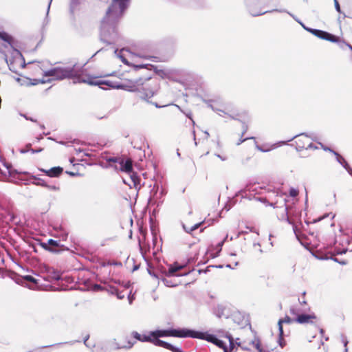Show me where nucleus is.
Wrapping results in <instances>:
<instances>
[{
  "mask_svg": "<svg viewBox=\"0 0 352 352\" xmlns=\"http://www.w3.org/2000/svg\"><path fill=\"white\" fill-rule=\"evenodd\" d=\"M130 0H112L101 21L100 41L107 45L116 43L118 38L117 24L129 6Z\"/></svg>",
  "mask_w": 352,
  "mask_h": 352,
  "instance_id": "obj_1",
  "label": "nucleus"
},
{
  "mask_svg": "<svg viewBox=\"0 0 352 352\" xmlns=\"http://www.w3.org/2000/svg\"><path fill=\"white\" fill-rule=\"evenodd\" d=\"M104 81V80H101ZM106 83L98 85L100 88L104 89L102 85L118 89H123L130 92H137L138 96L142 100L152 98L156 93L157 85L151 80V76H141L135 79L129 80L126 83H117L116 85L111 81L105 80Z\"/></svg>",
  "mask_w": 352,
  "mask_h": 352,
  "instance_id": "obj_2",
  "label": "nucleus"
},
{
  "mask_svg": "<svg viewBox=\"0 0 352 352\" xmlns=\"http://www.w3.org/2000/svg\"><path fill=\"white\" fill-rule=\"evenodd\" d=\"M82 67H79L77 63H74L69 67H55L51 68L43 73L44 77H50L47 80H40L41 83L50 82L52 80H62L64 79H73V82L87 83L90 85H100L106 83L105 81L94 80L93 79H84L81 78Z\"/></svg>",
  "mask_w": 352,
  "mask_h": 352,
  "instance_id": "obj_3",
  "label": "nucleus"
},
{
  "mask_svg": "<svg viewBox=\"0 0 352 352\" xmlns=\"http://www.w3.org/2000/svg\"><path fill=\"white\" fill-rule=\"evenodd\" d=\"M160 338L175 337L179 338H192L193 329L188 328H168L166 329H157Z\"/></svg>",
  "mask_w": 352,
  "mask_h": 352,
  "instance_id": "obj_4",
  "label": "nucleus"
},
{
  "mask_svg": "<svg viewBox=\"0 0 352 352\" xmlns=\"http://www.w3.org/2000/svg\"><path fill=\"white\" fill-rule=\"evenodd\" d=\"M311 138L313 141H316V135L314 133H302L293 136L292 138L287 141H280L277 143L278 146L286 145L288 142L296 139V149L297 151H301L305 149L307 145V138Z\"/></svg>",
  "mask_w": 352,
  "mask_h": 352,
  "instance_id": "obj_5",
  "label": "nucleus"
},
{
  "mask_svg": "<svg viewBox=\"0 0 352 352\" xmlns=\"http://www.w3.org/2000/svg\"><path fill=\"white\" fill-rule=\"evenodd\" d=\"M192 338L206 340L209 342L214 344L216 346L223 350L227 348V344L225 342L218 338L217 336L208 333V332L193 329Z\"/></svg>",
  "mask_w": 352,
  "mask_h": 352,
  "instance_id": "obj_6",
  "label": "nucleus"
},
{
  "mask_svg": "<svg viewBox=\"0 0 352 352\" xmlns=\"http://www.w3.org/2000/svg\"><path fill=\"white\" fill-rule=\"evenodd\" d=\"M245 6L248 10V12L250 14L253 16H258L263 15L268 12H285L284 10H281L279 9H273L272 10H266V11H262L259 8V2L258 0H245Z\"/></svg>",
  "mask_w": 352,
  "mask_h": 352,
  "instance_id": "obj_7",
  "label": "nucleus"
},
{
  "mask_svg": "<svg viewBox=\"0 0 352 352\" xmlns=\"http://www.w3.org/2000/svg\"><path fill=\"white\" fill-rule=\"evenodd\" d=\"M160 338L157 331L155 330L150 331L149 334L147 335V338H144V340H146V342H151L157 346L163 347L170 351L174 345Z\"/></svg>",
  "mask_w": 352,
  "mask_h": 352,
  "instance_id": "obj_8",
  "label": "nucleus"
},
{
  "mask_svg": "<svg viewBox=\"0 0 352 352\" xmlns=\"http://www.w3.org/2000/svg\"><path fill=\"white\" fill-rule=\"evenodd\" d=\"M308 32L312 34L317 38H319L324 40V41H330L331 43H338L339 42L338 36H337L331 33H329L327 31H324V30L311 28V29L308 30Z\"/></svg>",
  "mask_w": 352,
  "mask_h": 352,
  "instance_id": "obj_9",
  "label": "nucleus"
},
{
  "mask_svg": "<svg viewBox=\"0 0 352 352\" xmlns=\"http://www.w3.org/2000/svg\"><path fill=\"white\" fill-rule=\"evenodd\" d=\"M0 162L6 168L5 170L0 168V180H3L8 177H14L16 175H21V173L14 169L12 164L7 162L3 157H0Z\"/></svg>",
  "mask_w": 352,
  "mask_h": 352,
  "instance_id": "obj_10",
  "label": "nucleus"
},
{
  "mask_svg": "<svg viewBox=\"0 0 352 352\" xmlns=\"http://www.w3.org/2000/svg\"><path fill=\"white\" fill-rule=\"evenodd\" d=\"M0 162L6 168L5 170L0 168V180H3L8 177H14L16 175H21V173L14 169L12 164L7 162L3 157H0Z\"/></svg>",
  "mask_w": 352,
  "mask_h": 352,
  "instance_id": "obj_11",
  "label": "nucleus"
},
{
  "mask_svg": "<svg viewBox=\"0 0 352 352\" xmlns=\"http://www.w3.org/2000/svg\"><path fill=\"white\" fill-rule=\"evenodd\" d=\"M213 312L218 318L225 317L228 318L230 315V309L222 304L217 305L214 308Z\"/></svg>",
  "mask_w": 352,
  "mask_h": 352,
  "instance_id": "obj_12",
  "label": "nucleus"
},
{
  "mask_svg": "<svg viewBox=\"0 0 352 352\" xmlns=\"http://www.w3.org/2000/svg\"><path fill=\"white\" fill-rule=\"evenodd\" d=\"M316 316L314 314H301L297 315L296 318L294 320L298 324H308L313 323L312 319H316Z\"/></svg>",
  "mask_w": 352,
  "mask_h": 352,
  "instance_id": "obj_13",
  "label": "nucleus"
},
{
  "mask_svg": "<svg viewBox=\"0 0 352 352\" xmlns=\"http://www.w3.org/2000/svg\"><path fill=\"white\" fill-rule=\"evenodd\" d=\"M119 164H120L119 170L122 172H124L126 173H131L132 171L133 170V162H132L131 160H130V159H127V160L122 159L120 160Z\"/></svg>",
  "mask_w": 352,
  "mask_h": 352,
  "instance_id": "obj_14",
  "label": "nucleus"
},
{
  "mask_svg": "<svg viewBox=\"0 0 352 352\" xmlns=\"http://www.w3.org/2000/svg\"><path fill=\"white\" fill-rule=\"evenodd\" d=\"M69 248L64 245L60 244L59 241H56V243H53L50 248L47 249V251L54 254H60L64 251H68Z\"/></svg>",
  "mask_w": 352,
  "mask_h": 352,
  "instance_id": "obj_15",
  "label": "nucleus"
},
{
  "mask_svg": "<svg viewBox=\"0 0 352 352\" xmlns=\"http://www.w3.org/2000/svg\"><path fill=\"white\" fill-rule=\"evenodd\" d=\"M182 268L183 267L178 263H174L173 265H170L167 272H165V275L169 277L184 276V274H177V272ZM184 275H186V274H184Z\"/></svg>",
  "mask_w": 352,
  "mask_h": 352,
  "instance_id": "obj_16",
  "label": "nucleus"
},
{
  "mask_svg": "<svg viewBox=\"0 0 352 352\" xmlns=\"http://www.w3.org/2000/svg\"><path fill=\"white\" fill-rule=\"evenodd\" d=\"M182 268L183 267L178 263H174L173 265H170L167 272H165V275L169 277L184 276V274H177V272ZM184 275H186V274H184Z\"/></svg>",
  "mask_w": 352,
  "mask_h": 352,
  "instance_id": "obj_17",
  "label": "nucleus"
},
{
  "mask_svg": "<svg viewBox=\"0 0 352 352\" xmlns=\"http://www.w3.org/2000/svg\"><path fill=\"white\" fill-rule=\"evenodd\" d=\"M158 190H159V186L157 184H155L153 186V188L150 191V196L148 199V206H153L156 204L158 194Z\"/></svg>",
  "mask_w": 352,
  "mask_h": 352,
  "instance_id": "obj_18",
  "label": "nucleus"
},
{
  "mask_svg": "<svg viewBox=\"0 0 352 352\" xmlns=\"http://www.w3.org/2000/svg\"><path fill=\"white\" fill-rule=\"evenodd\" d=\"M133 67L135 71H138L140 69H146L148 70L153 69L155 73L159 75L163 74L164 73L163 70L157 69L156 66L151 64L133 65Z\"/></svg>",
  "mask_w": 352,
  "mask_h": 352,
  "instance_id": "obj_19",
  "label": "nucleus"
},
{
  "mask_svg": "<svg viewBox=\"0 0 352 352\" xmlns=\"http://www.w3.org/2000/svg\"><path fill=\"white\" fill-rule=\"evenodd\" d=\"M63 173V167L54 166L47 170V176L50 177H58Z\"/></svg>",
  "mask_w": 352,
  "mask_h": 352,
  "instance_id": "obj_20",
  "label": "nucleus"
},
{
  "mask_svg": "<svg viewBox=\"0 0 352 352\" xmlns=\"http://www.w3.org/2000/svg\"><path fill=\"white\" fill-rule=\"evenodd\" d=\"M0 39L8 43L11 46V47L14 50V39L12 36H11L10 34L4 31H1L0 32Z\"/></svg>",
  "mask_w": 352,
  "mask_h": 352,
  "instance_id": "obj_21",
  "label": "nucleus"
},
{
  "mask_svg": "<svg viewBox=\"0 0 352 352\" xmlns=\"http://www.w3.org/2000/svg\"><path fill=\"white\" fill-rule=\"evenodd\" d=\"M292 321H293L292 319L288 316H286L284 318H280L278 320V331H280V334L283 333V331H284L283 327V323L290 324L292 322Z\"/></svg>",
  "mask_w": 352,
  "mask_h": 352,
  "instance_id": "obj_22",
  "label": "nucleus"
},
{
  "mask_svg": "<svg viewBox=\"0 0 352 352\" xmlns=\"http://www.w3.org/2000/svg\"><path fill=\"white\" fill-rule=\"evenodd\" d=\"M56 240H54V239H50L47 243H44V242H42L40 240H37V243L38 245L42 248L43 250H47V248H50V246L53 244V243H56Z\"/></svg>",
  "mask_w": 352,
  "mask_h": 352,
  "instance_id": "obj_23",
  "label": "nucleus"
},
{
  "mask_svg": "<svg viewBox=\"0 0 352 352\" xmlns=\"http://www.w3.org/2000/svg\"><path fill=\"white\" fill-rule=\"evenodd\" d=\"M226 338L229 340V349L228 351L232 352V350L236 347V344L239 345V342H234V338L231 333L226 334Z\"/></svg>",
  "mask_w": 352,
  "mask_h": 352,
  "instance_id": "obj_24",
  "label": "nucleus"
},
{
  "mask_svg": "<svg viewBox=\"0 0 352 352\" xmlns=\"http://www.w3.org/2000/svg\"><path fill=\"white\" fill-rule=\"evenodd\" d=\"M334 155L336 157L337 162L339 164H340L343 166L344 168L346 166H348V165H349L348 162L346 161V160L342 155H340L338 153H334Z\"/></svg>",
  "mask_w": 352,
  "mask_h": 352,
  "instance_id": "obj_25",
  "label": "nucleus"
},
{
  "mask_svg": "<svg viewBox=\"0 0 352 352\" xmlns=\"http://www.w3.org/2000/svg\"><path fill=\"white\" fill-rule=\"evenodd\" d=\"M236 203V200L234 197L232 199H229L224 206L223 210H226V211H229L232 207H233Z\"/></svg>",
  "mask_w": 352,
  "mask_h": 352,
  "instance_id": "obj_26",
  "label": "nucleus"
},
{
  "mask_svg": "<svg viewBox=\"0 0 352 352\" xmlns=\"http://www.w3.org/2000/svg\"><path fill=\"white\" fill-rule=\"evenodd\" d=\"M32 177L36 180L33 182L32 184L36 186H40L42 187H45L47 186V183L41 178L37 177L36 176L32 175Z\"/></svg>",
  "mask_w": 352,
  "mask_h": 352,
  "instance_id": "obj_27",
  "label": "nucleus"
},
{
  "mask_svg": "<svg viewBox=\"0 0 352 352\" xmlns=\"http://www.w3.org/2000/svg\"><path fill=\"white\" fill-rule=\"evenodd\" d=\"M80 5V0H71L69 12L72 14H74L76 9Z\"/></svg>",
  "mask_w": 352,
  "mask_h": 352,
  "instance_id": "obj_28",
  "label": "nucleus"
},
{
  "mask_svg": "<svg viewBox=\"0 0 352 352\" xmlns=\"http://www.w3.org/2000/svg\"><path fill=\"white\" fill-rule=\"evenodd\" d=\"M132 336L137 340L140 342H146V340H144V338H147V335H142L137 331L132 332Z\"/></svg>",
  "mask_w": 352,
  "mask_h": 352,
  "instance_id": "obj_29",
  "label": "nucleus"
},
{
  "mask_svg": "<svg viewBox=\"0 0 352 352\" xmlns=\"http://www.w3.org/2000/svg\"><path fill=\"white\" fill-rule=\"evenodd\" d=\"M130 175L131 180L133 183L135 187H137L140 182V178L138 175L133 170L131 173H128Z\"/></svg>",
  "mask_w": 352,
  "mask_h": 352,
  "instance_id": "obj_30",
  "label": "nucleus"
},
{
  "mask_svg": "<svg viewBox=\"0 0 352 352\" xmlns=\"http://www.w3.org/2000/svg\"><path fill=\"white\" fill-rule=\"evenodd\" d=\"M122 51L118 52V49H116L114 51L115 54L121 60V61L124 64L129 65V62L128 60L122 54Z\"/></svg>",
  "mask_w": 352,
  "mask_h": 352,
  "instance_id": "obj_31",
  "label": "nucleus"
},
{
  "mask_svg": "<svg viewBox=\"0 0 352 352\" xmlns=\"http://www.w3.org/2000/svg\"><path fill=\"white\" fill-rule=\"evenodd\" d=\"M252 344L257 349L258 352H265L261 347V342L258 338H255L252 341Z\"/></svg>",
  "mask_w": 352,
  "mask_h": 352,
  "instance_id": "obj_32",
  "label": "nucleus"
},
{
  "mask_svg": "<svg viewBox=\"0 0 352 352\" xmlns=\"http://www.w3.org/2000/svg\"><path fill=\"white\" fill-rule=\"evenodd\" d=\"M161 280L168 287H175L177 286V283H175L172 280H169L166 278H161Z\"/></svg>",
  "mask_w": 352,
  "mask_h": 352,
  "instance_id": "obj_33",
  "label": "nucleus"
},
{
  "mask_svg": "<svg viewBox=\"0 0 352 352\" xmlns=\"http://www.w3.org/2000/svg\"><path fill=\"white\" fill-rule=\"evenodd\" d=\"M284 331H283V333L281 334H280V331H278V344L281 348H283L286 344V342L284 340Z\"/></svg>",
  "mask_w": 352,
  "mask_h": 352,
  "instance_id": "obj_34",
  "label": "nucleus"
},
{
  "mask_svg": "<svg viewBox=\"0 0 352 352\" xmlns=\"http://www.w3.org/2000/svg\"><path fill=\"white\" fill-rule=\"evenodd\" d=\"M203 221L202 222H199V223H197L196 224H195L194 226H192V227L189 228V230H186V227L185 225H183V228L184 229V230L187 232V233H191L192 232H193L194 230L198 229L199 228V226L203 224Z\"/></svg>",
  "mask_w": 352,
  "mask_h": 352,
  "instance_id": "obj_35",
  "label": "nucleus"
},
{
  "mask_svg": "<svg viewBox=\"0 0 352 352\" xmlns=\"http://www.w3.org/2000/svg\"><path fill=\"white\" fill-rule=\"evenodd\" d=\"M122 159H120V157H107L105 158V160L107 162H109V163H120V160Z\"/></svg>",
  "mask_w": 352,
  "mask_h": 352,
  "instance_id": "obj_36",
  "label": "nucleus"
},
{
  "mask_svg": "<svg viewBox=\"0 0 352 352\" xmlns=\"http://www.w3.org/2000/svg\"><path fill=\"white\" fill-rule=\"evenodd\" d=\"M223 243H224V240L221 241V242L218 243L217 246H216V250H217V254L214 256H212V258H215L217 256H219V252L221 251L222 250V247L223 245Z\"/></svg>",
  "mask_w": 352,
  "mask_h": 352,
  "instance_id": "obj_37",
  "label": "nucleus"
},
{
  "mask_svg": "<svg viewBox=\"0 0 352 352\" xmlns=\"http://www.w3.org/2000/svg\"><path fill=\"white\" fill-rule=\"evenodd\" d=\"M24 279L28 282H30V283H32L34 284H38V280L31 275L25 276Z\"/></svg>",
  "mask_w": 352,
  "mask_h": 352,
  "instance_id": "obj_38",
  "label": "nucleus"
},
{
  "mask_svg": "<svg viewBox=\"0 0 352 352\" xmlns=\"http://www.w3.org/2000/svg\"><path fill=\"white\" fill-rule=\"evenodd\" d=\"M52 1V0H50V2L48 3L47 8V12H46V17L44 19V24H47L49 23L48 15H49Z\"/></svg>",
  "mask_w": 352,
  "mask_h": 352,
  "instance_id": "obj_39",
  "label": "nucleus"
},
{
  "mask_svg": "<svg viewBox=\"0 0 352 352\" xmlns=\"http://www.w3.org/2000/svg\"><path fill=\"white\" fill-rule=\"evenodd\" d=\"M6 63L9 67V69L13 73H17L14 66V63L13 62L10 61V63L8 62V59H7V57L6 58Z\"/></svg>",
  "mask_w": 352,
  "mask_h": 352,
  "instance_id": "obj_40",
  "label": "nucleus"
},
{
  "mask_svg": "<svg viewBox=\"0 0 352 352\" xmlns=\"http://www.w3.org/2000/svg\"><path fill=\"white\" fill-rule=\"evenodd\" d=\"M107 265H116V266H120L121 267L122 265L121 262L119 261H108L107 263L102 264V266L105 267Z\"/></svg>",
  "mask_w": 352,
  "mask_h": 352,
  "instance_id": "obj_41",
  "label": "nucleus"
},
{
  "mask_svg": "<svg viewBox=\"0 0 352 352\" xmlns=\"http://www.w3.org/2000/svg\"><path fill=\"white\" fill-rule=\"evenodd\" d=\"M289 195L292 197H296L298 195V190L294 188H290L289 189Z\"/></svg>",
  "mask_w": 352,
  "mask_h": 352,
  "instance_id": "obj_42",
  "label": "nucleus"
},
{
  "mask_svg": "<svg viewBox=\"0 0 352 352\" xmlns=\"http://www.w3.org/2000/svg\"><path fill=\"white\" fill-rule=\"evenodd\" d=\"M14 52H16V54H18L20 56L21 58L22 59L23 63L21 64V67L24 68L25 67V65H26V63L25 62V59H24L23 56L21 53V52L19 50H16V49H14Z\"/></svg>",
  "mask_w": 352,
  "mask_h": 352,
  "instance_id": "obj_43",
  "label": "nucleus"
},
{
  "mask_svg": "<svg viewBox=\"0 0 352 352\" xmlns=\"http://www.w3.org/2000/svg\"><path fill=\"white\" fill-rule=\"evenodd\" d=\"M133 344H134V342L129 341L127 346H118L117 349H131L133 346Z\"/></svg>",
  "mask_w": 352,
  "mask_h": 352,
  "instance_id": "obj_44",
  "label": "nucleus"
},
{
  "mask_svg": "<svg viewBox=\"0 0 352 352\" xmlns=\"http://www.w3.org/2000/svg\"><path fill=\"white\" fill-rule=\"evenodd\" d=\"M318 144L322 146V148L326 151H329L331 153H332L333 155H334V153H337L336 151H333L332 148H329V147H327L326 146H324L321 142H318Z\"/></svg>",
  "mask_w": 352,
  "mask_h": 352,
  "instance_id": "obj_45",
  "label": "nucleus"
},
{
  "mask_svg": "<svg viewBox=\"0 0 352 352\" xmlns=\"http://www.w3.org/2000/svg\"><path fill=\"white\" fill-rule=\"evenodd\" d=\"M46 188L49 189V190H54V191H57V190H59V187L55 186V185H49L47 184V186H45Z\"/></svg>",
  "mask_w": 352,
  "mask_h": 352,
  "instance_id": "obj_46",
  "label": "nucleus"
},
{
  "mask_svg": "<svg viewBox=\"0 0 352 352\" xmlns=\"http://www.w3.org/2000/svg\"><path fill=\"white\" fill-rule=\"evenodd\" d=\"M108 292L111 294L116 295L117 292H118V289L113 286H110L109 289H108Z\"/></svg>",
  "mask_w": 352,
  "mask_h": 352,
  "instance_id": "obj_47",
  "label": "nucleus"
},
{
  "mask_svg": "<svg viewBox=\"0 0 352 352\" xmlns=\"http://www.w3.org/2000/svg\"><path fill=\"white\" fill-rule=\"evenodd\" d=\"M318 147L316 145H314L313 143L310 142L309 144H307L305 149L306 150H308V149H313V150H316V149H318Z\"/></svg>",
  "mask_w": 352,
  "mask_h": 352,
  "instance_id": "obj_48",
  "label": "nucleus"
},
{
  "mask_svg": "<svg viewBox=\"0 0 352 352\" xmlns=\"http://www.w3.org/2000/svg\"><path fill=\"white\" fill-rule=\"evenodd\" d=\"M240 122H242V128H243V131L241 133V136H243V135L247 132L248 131V125L244 122H242L241 120H239Z\"/></svg>",
  "mask_w": 352,
  "mask_h": 352,
  "instance_id": "obj_49",
  "label": "nucleus"
},
{
  "mask_svg": "<svg viewBox=\"0 0 352 352\" xmlns=\"http://www.w3.org/2000/svg\"><path fill=\"white\" fill-rule=\"evenodd\" d=\"M331 259H332L333 261H335V262H336V263H340V264H341V265H346V264H347V261H345V260L340 261V260H339L338 258H336V257H334V258H331Z\"/></svg>",
  "mask_w": 352,
  "mask_h": 352,
  "instance_id": "obj_50",
  "label": "nucleus"
},
{
  "mask_svg": "<svg viewBox=\"0 0 352 352\" xmlns=\"http://www.w3.org/2000/svg\"><path fill=\"white\" fill-rule=\"evenodd\" d=\"M37 245H38V243H37V241L36 243H30V247L32 249V250L34 252H38Z\"/></svg>",
  "mask_w": 352,
  "mask_h": 352,
  "instance_id": "obj_51",
  "label": "nucleus"
},
{
  "mask_svg": "<svg viewBox=\"0 0 352 352\" xmlns=\"http://www.w3.org/2000/svg\"><path fill=\"white\" fill-rule=\"evenodd\" d=\"M30 149H32V148H31V144H28L26 145V146H25V148H24V149H21V150L20 151V152H21V153H27V152H28V151H30Z\"/></svg>",
  "mask_w": 352,
  "mask_h": 352,
  "instance_id": "obj_52",
  "label": "nucleus"
},
{
  "mask_svg": "<svg viewBox=\"0 0 352 352\" xmlns=\"http://www.w3.org/2000/svg\"><path fill=\"white\" fill-rule=\"evenodd\" d=\"M334 1V5H335V8L336 10V11L339 13L341 12V8H340V6L338 1V0H333Z\"/></svg>",
  "mask_w": 352,
  "mask_h": 352,
  "instance_id": "obj_53",
  "label": "nucleus"
},
{
  "mask_svg": "<svg viewBox=\"0 0 352 352\" xmlns=\"http://www.w3.org/2000/svg\"><path fill=\"white\" fill-rule=\"evenodd\" d=\"M219 335L220 337L226 338V334L230 333L228 331H226L224 330H221L218 331Z\"/></svg>",
  "mask_w": 352,
  "mask_h": 352,
  "instance_id": "obj_54",
  "label": "nucleus"
},
{
  "mask_svg": "<svg viewBox=\"0 0 352 352\" xmlns=\"http://www.w3.org/2000/svg\"><path fill=\"white\" fill-rule=\"evenodd\" d=\"M253 246L254 248H256V246L259 247L258 251L259 252L260 254H262L263 252V250L261 248V244L258 242L254 241Z\"/></svg>",
  "mask_w": 352,
  "mask_h": 352,
  "instance_id": "obj_55",
  "label": "nucleus"
},
{
  "mask_svg": "<svg viewBox=\"0 0 352 352\" xmlns=\"http://www.w3.org/2000/svg\"><path fill=\"white\" fill-rule=\"evenodd\" d=\"M338 43H340V47H343V45H346V46H347V47H348L351 50V52H352V45H350L349 43H346V42H344V41H342V42H340V41H339V42H338Z\"/></svg>",
  "mask_w": 352,
  "mask_h": 352,
  "instance_id": "obj_56",
  "label": "nucleus"
},
{
  "mask_svg": "<svg viewBox=\"0 0 352 352\" xmlns=\"http://www.w3.org/2000/svg\"><path fill=\"white\" fill-rule=\"evenodd\" d=\"M89 334H87V335L85 337V338H84V340H83V342H84L85 345L87 347H89H89H91V345H90L89 343H87V340H89Z\"/></svg>",
  "mask_w": 352,
  "mask_h": 352,
  "instance_id": "obj_57",
  "label": "nucleus"
},
{
  "mask_svg": "<svg viewBox=\"0 0 352 352\" xmlns=\"http://www.w3.org/2000/svg\"><path fill=\"white\" fill-rule=\"evenodd\" d=\"M297 23H298L302 26V28L307 32L308 30L311 29V28L306 26L300 19L298 20V21H297Z\"/></svg>",
  "mask_w": 352,
  "mask_h": 352,
  "instance_id": "obj_58",
  "label": "nucleus"
},
{
  "mask_svg": "<svg viewBox=\"0 0 352 352\" xmlns=\"http://www.w3.org/2000/svg\"><path fill=\"white\" fill-rule=\"evenodd\" d=\"M297 23H298L302 26V28L307 32L308 30L311 29V28L306 26L300 19L298 20V21H297Z\"/></svg>",
  "mask_w": 352,
  "mask_h": 352,
  "instance_id": "obj_59",
  "label": "nucleus"
},
{
  "mask_svg": "<svg viewBox=\"0 0 352 352\" xmlns=\"http://www.w3.org/2000/svg\"><path fill=\"white\" fill-rule=\"evenodd\" d=\"M297 23H298L302 26V28L307 32L308 30L311 29V28L306 26L300 19L298 20V21H297Z\"/></svg>",
  "mask_w": 352,
  "mask_h": 352,
  "instance_id": "obj_60",
  "label": "nucleus"
},
{
  "mask_svg": "<svg viewBox=\"0 0 352 352\" xmlns=\"http://www.w3.org/2000/svg\"><path fill=\"white\" fill-rule=\"evenodd\" d=\"M170 351H172V352H184L181 348L176 346H173V347L171 349Z\"/></svg>",
  "mask_w": 352,
  "mask_h": 352,
  "instance_id": "obj_61",
  "label": "nucleus"
},
{
  "mask_svg": "<svg viewBox=\"0 0 352 352\" xmlns=\"http://www.w3.org/2000/svg\"><path fill=\"white\" fill-rule=\"evenodd\" d=\"M344 169L348 172V173L351 176H352V168L349 166V164L348 165V166H346Z\"/></svg>",
  "mask_w": 352,
  "mask_h": 352,
  "instance_id": "obj_62",
  "label": "nucleus"
},
{
  "mask_svg": "<svg viewBox=\"0 0 352 352\" xmlns=\"http://www.w3.org/2000/svg\"><path fill=\"white\" fill-rule=\"evenodd\" d=\"M344 169L348 172V173L351 176H352V168L349 166V164L348 165V166H346Z\"/></svg>",
  "mask_w": 352,
  "mask_h": 352,
  "instance_id": "obj_63",
  "label": "nucleus"
},
{
  "mask_svg": "<svg viewBox=\"0 0 352 352\" xmlns=\"http://www.w3.org/2000/svg\"><path fill=\"white\" fill-rule=\"evenodd\" d=\"M344 169L348 172V173L351 176H352V168L349 166V164L348 165V166H346Z\"/></svg>",
  "mask_w": 352,
  "mask_h": 352,
  "instance_id": "obj_64",
  "label": "nucleus"
}]
</instances>
